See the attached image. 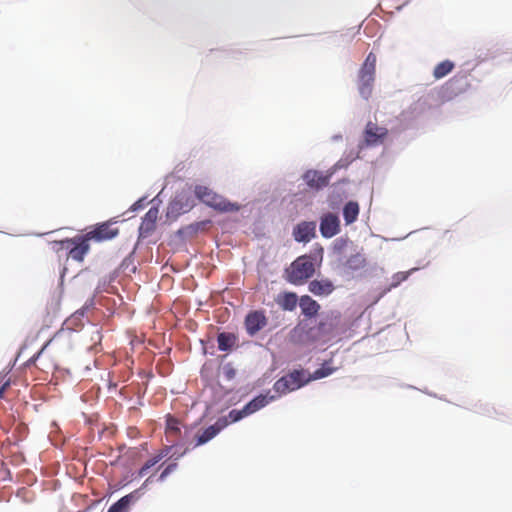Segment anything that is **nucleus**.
I'll use <instances>...</instances> for the list:
<instances>
[{
    "instance_id": "nucleus-1",
    "label": "nucleus",
    "mask_w": 512,
    "mask_h": 512,
    "mask_svg": "<svg viewBox=\"0 0 512 512\" xmlns=\"http://www.w3.org/2000/svg\"><path fill=\"white\" fill-rule=\"evenodd\" d=\"M315 272L312 258L308 255H302L296 258L285 270L286 280L293 285H302Z\"/></svg>"
},
{
    "instance_id": "nucleus-2",
    "label": "nucleus",
    "mask_w": 512,
    "mask_h": 512,
    "mask_svg": "<svg viewBox=\"0 0 512 512\" xmlns=\"http://www.w3.org/2000/svg\"><path fill=\"white\" fill-rule=\"evenodd\" d=\"M196 197L205 205L214 208L220 212H233L238 211L239 206L235 203H231L218 195L207 186L198 185L195 187Z\"/></svg>"
},
{
    "instance_id": "nucleus-3",
    "label": "nucleus",
    "mask_w": 512,
    "mask_h": 512,
    "mask_svg": "<svg viewBox=\"0 0 512 512\" xmlns=\"http://www.w3.org/2000/svg\"><path fill=\"white\" fill-rule=\"evenodd\" d=\"M308 382H310V378L304 370H294L278 379L273 388L279 394H286L299 389Z\"/></svg>"
},
{
    "instance_id": "nucleus-4",
    "label": "nucleus",
    "mask_w": 512,
    "mask_h": 512,
    "mask_svg": "<svg viewBox=\"0 0 512 512\" xmlns=\"http://www.w3.org/2000/svg\"><path fill=\"white\" fill-rule=\"evenodd\" d=\"M89 239L84 235L61 240L59 244L68 250V256L75 261L82 262L90 250Z\"/></svg>"
},
{
    "instance_id": "nucleus-5",
    "label": "nucleus",
    "mask_w": 512,
    "mask_h": 512,
    "mask_svg": "<svg viewBox=\"0 0 512 512\" xmlns=\"http://www.w3.org/2000/svg\"><path fill=\"white\" fill-rule=\"evenodd\" d=\"M119 234V229L113 227V223L110 221L103 222L94 226L92 230L87 232L85 236L89 241L95 242L107 241L115 238Z\"/></svg>"
},
{
    "instance_id": "nucleus-6",
    "label": "nucleus",
    "mask_w": 512,
    "mask_h": 512,
    "mask_svg": "<svg viewBox=\"0 0 512 512\" xmlns=\"http://www.w3.org/2000/svg\"><path fill=\"white\" fill-rule=\"evenodd\" d=\"M268 323L263 310L250 311L244 320L245 329L248 335L254 336L261 331Z\"/></svg>"
},
{
    "instance_id": "nucleus-7",
    "label": "nucleus",
    "mask_w": 512,
    "mask_h": 512,
    "mask_svg": "<svg viewBox=\"0 0 512 512\" xmlns=\"http://www.w3.org/2000/svg\"><path fill=\"white\" fill-rule=\"evenodd\" d=\"M387 135V128L380 127L373 122H368L364 130V142L366 146H377L384 142Z\"/></svg>"
},
{
    "instance_id": "nucleus-8",
    "label": "nucleus",
    "mask_w": 512,
    "mask_h": 512,
    "mask_svg": "<svg viewBox=\"0 0 512 512\" xmlns=\"http://www.w3.org/2000/svg\"><path fill=\"white\" fill-rule=\"evenodd\" d=\"M227 426L228 419L226 417H221L217 419V421L213 425L207 427L202 432L196 434L194 447L206 444Z\"/></svg>"
},
{
    "instance_id": "nucleus-9",
    "label": "nucleus",
    "mask_w": 512,
    "mask_h": 512,
    "mask_svg": "<svg viewBox=\"0 0 512 512\" xmlns=\"http://www.w3.org/2000/svg\"><path fill=\"white\" fill-rule=\"evenodd\" d=\"M374 80V71L360 68L358 72V91L365 100H368L372 95Z\"/></svg>"
},
{
    "instance_id": "nucleus-10",
    "label": "nucleus",
    "mask_w": 512,
    "mask_h": 512,
    "mask_svg": "<svg viewBox=\"0 0 512 512\" xmlns=\"http://www.w3.org/2000/svg\"><path fill=\"white\" fill-rule=\"evenodd\" d=\"M340 231V220L333 213L324 214L320 221V232L325 238H331Z\"/></svg>"
},
{
    "instance_id": "nucleus-11",
    "label": "nucleus",
    "mask_w": 512,
    "mask_h": 512,
    "mask_svg": "<svg viewBox=\"0 0 512 512\" xmlns=\"http://www.w3.org/2000/svg\"><path fill=\"white\" fill-rule=\"evenodd\" d=\"M141 495L140 489L134 490L112 504L107 512H129L131 506L140 499Z\"/></svg>"
},
{
    "instance_id": "nucleus-12",
    "label": "nucleus",
    "mask_w": 512,
    "mask_h": 512,
    "mask_svg": "<svg viewBox=\"0 0 512 512\" xmlns=\"http://www.w3.org/2000/svg\"><path fill=\"white\" fill-rule=\"evenodd\" d=\"M316 223L315 222H301L293 231L294 239L297 242H309L315 237Z\"/></svg>"
},
{
    "instance_id": "nucleus-13",
    "label": "nucleus",
    "mask_w": 512,
    "mask_h": 512,
    "mask_svg": "<svg viewBox=\"0 0 512 512\" xmlns=\"http://www.w3.org/2000/svg\"><path fill=\"white\" fill-rule=\"evenodd\" d=\"M192 207L193 202L191 201L190 197L185 195H178L169 203L168 214L178 216L190 211Z\"/></svg>"
},
{
    "instance_id": "nucleus-14",
    "label": "nucleus",
    "mask_w": 512,
    "mask_h": 512,
    "mask_svg": "<svg viewBox=\"0 0 512 512\" xmlns=\"http://www.w3.org/2000/svg\"><path fill=\"white\" fill-rule=\"evenodd\" d=\"M165 435L168 442L171 443V448L177 445L182 439L181 423L174 417L168 416L166 420Z\"/></svg>"
},
{
    "instance_id": "nucleus-15",
    "label": "nucleus",
    "mask_w": 512,
    "mask_h": 512,
    "mask_svg": "<svg viewBox=\"0 0 512 512\" xmlns=\"http://www.w3.org/2000/svg\"><path fill=\"white\" fill-rule=\"evenodd\" d=\"M303 178L310 188L317 190L329 184V176L316 170H308Z\"/></svg>"
},
{
    "instance_id": "nucleus-16",
    "label": "nucleus",
    "mask_w": 512,
    "mask_h": 512,
    "mask_svg": "<svg viewBox=\"0 0 512 512\" xmlns=\"http://www.w3.org/2000/svg\"><path fill=\"white\" fill-rule=\"evenodd\" d=\"M308 289L316 296H326L331 294L335 287L328 279L312 280L309 283Z\"/></svg>"
},
{
    "instance_id": "nucleus-17",
    "label": "nucleus",
    "mask_w": 512,
    "mask_h": 512,
    "mask_svg": "<svg viewBox=\"0 0 512 512\" xmlns=\"http://www.w3.org/2000/svg\"><path fill=\"white\" fill-rule=\"evenodd\" d=\"M299 305L302 313L308 318L316 316L320 310V305L309 295L301 296L299 299Z\"/></svg>"
},
{
    "instance_id": "nucleus-18",
    "label": "nucleus",
    "mask_w": 512,
    "mask_h": 512,
    "mask_svg": "<svg viewBox=\"0 0 512 512\" xmlns=\"http://www.w3.org/2000/svg\"><path fill=\"white\" fill-rule=\"evenodd\" d=\"M276 302L283 310L293 311L297 306L298 297L294 292H284L278 295Z\"/></svg>"
},
{
    "instance_id": "nucleus-19",
    "label": "nucleus",
    "mask_w": 512,
    "mask_h": 512,
    "mask_svg": "<svg viewBox=\"0 0 512 512\" xmlns=\"http://www.w3.org/2000/svg\"><path fill=\"white\" fill-rule=\"evenodd\" d=\"M171 451V447H165L159 453L154 455L152 458L148 459L144 465L140 468L138 475L140 477H144L148 470L158 464L164 457H166Z\"/></svg>"
},
{
    "instance_id": "nucleus-20",
    "label": "nucleus",
    "mask_w": 512,
    "mask_h": 512,
    "mask_svg": "<svg viewBox=\"0 0 512 512\" xmlns=\"http://www.w3.org/2000/svg\"><path fill=\"white\" fill-rule=\"evenodd\" d=\"M359 215V204L355 201H349L343 208V217L346 225L354 223Z\"/></svg>"
},
{
    "instance_id": "nucleus-21",
    "label": "nucleus",
    "mask_w": 512,
    "mask_h": 512,
    "mask_svg": "<svg viewBox=\"0 0 512 512\" xmlns=\"http://www.w3.org/2000/svg\"><path fill=\"white\" fill-rule=\"evenodd\" d=\"M272 399L273 397L268 398L266 395H259L245 405L246 411L251 415L265 407Z\"/></svg>"
},
{
    "instance_id": "nucleus-22",
    "label": "nucleus",
    "mask_w": 512,
    "mask_h": 512,
    "mask_svg": "<svg viewBox=\"0 0 512 512\" xmlns=\"http://www.w3.org/2000/svg\"><path fill=\"white\" fill-rule=\"evenodd\" d=\"M236 336L232 333L222 332L217 337L218 348L221 351L230 350L236 343Z\"/></svg>"
},
{
    "instance_id": "nucleus-23",
    "label": "nucleus",
    "mask_w": 512,
    "mask_h": 512,
    "mask_svg": "<svg viewBox=\"0 0 512 512\" xmlns=\"http://www.w3.org/2000/svg\"><path fill=\"white\" fill-rule=\"evenodd\" d=\"M454 63L450 60H445L437 64L433 70V76L435 79H441L452 72L454 69Z\"/></svg>"
},
{
    "instance_id": "nucleus-24",
    "label": "nucleus",
    "mask_w": 512,
    "mask_h": 512,
    "mask_svg": "<svg viewBox=\"0 0 512 512\" xmlns=\"http://www.w3.org/2000/svg\"><path fill=\"white\" fill-rule=\"evenodd\" d=\"M335 370H336L335 368H330L327 366V363H324L320 368L315 370L313 372V374H311V375L309 374L308 378H310V381L321 379V378L331 375Z\"/></svg>"
},
{
    "instance_id": "nucleus-25",
    "label": "nucleus",
    "mask_w": 512,
    "mask_h": 512,
    "mask_svg": "<svg viewBox=\"0 0 512 512\" xmlns=\"http://www.w3.org/2000/svg\"><path fill=\"white\" fill-rule=\"evenodd\" d=\"M463 82H465V77L454 76L446 83V88L454 93H459L463 90Z\"/></svg>"
},
{
    "instance_id": "nucleus-26",
    "label": "nucleus",
    "mask_w": 512,
    "mask_h": 512,
    "mask_svg": "<svg viewBox=\"0 0 512 512\" xmlns=\"http://www.w3.org/2000/svg\"><path fill=\"white\" fill-rule=\"evenodd\" d=\"M157 216H158V210L156 208L149 209L143 219L142 227L146 226L147 229H151L156 222Z\"/></svg>"
},
{
    "instance_id": "nucleus-27",
    "label": "nucleus",
    "mask_w": 512,
    "mask_h": 512,
    "mask_svg": "<svg viewBox=\"0 0 512 512\" xmlns=\"http://www.w3.org/2000/svg\"><path fill=\"white\" fill-rule=\"evenodd\" d=\"M249 416L248 412L246 411L245 406L241 410L233 409L229 412L227 416H225L228 419V425L230 423L237 422L244 417Z\"/></svg>"
},
{
    "instance_id": "nucleus-28",
    "label": "nucleus",
    "mask_w": 512,
    "mask_h": 512,
    "mask_svg": "<svg viewBox=\"0 0 512 512\" xmlns=\"http://www.w3.org/2000/svg\"><path fill=\"white\" fill-rule=\"evenodd\" d=\"M416 269H411L410 271H407V272H397L395 273L393 276H392V282L390 284V287L391 288H395L397 287L398 285H400V283H402L403 281H405L411 272L415 271Z\"/></svg>"
},
{
    "instance_id": "nucleus-29",
    "label": "nucleus",
    "mask_w": 512,
    "mask_h": 512,
    "mask_svg": "<svg viewBox=\"0 0 512 512\" xmlns=\"http://www.w3.org/2000/svg\"><path fill=\"white\" fill-rule=\"evenodd\" d=\"M364 262H365L364 258L361 255L356 254V255L351 256L347 260L346 265L351 269H358L364 265Z\"/></svg>"
},
{
    "instance_id": "nucleus-30",
    "label": "nucleus",
    "mask_w": 512,
    "mask_h": 512,
    "mask_svg": "<svg viewBox=\"0 0 512 512\" xmlns=\"http://www.w3.org/2000/svg\"><path fill=\"white\" fill-rule=\"evenodd\" d=\"M376 61H377L376 55L374 53L370 52L367 55L361 68L376 72Z\"/></svg>"
},
{
    "instance_id": "nucleus-31",
    "label": "nucleus",
    "mask_w": 512,
    "mask_h": 512,
    "mask_svg": "<svg viewBox=\"0 0 512 512\" xmlns=\"http://www.w3.org/2000/svg\"><path fill=\"white\" fill-rule=\"evenodd\" d=\"M10 386V378L7 374L0 375V399L4 397L6 389Z\"/></svg>"
},
{
    "instance_id": "nucleus-32",
    "label": "nucleus",
    "mask_w": 512,
    "mask_h": 512,
    "mask_svg": "<svg viewBox=\"0 0 512 512\" xmlns=\"http://www.w3.org/2000/svg\"><path fill=\"white\" fill-rule=\"evenodd\" d=\"M177 467V463H171L166 466L159 476V480L163 481L170 473H172Z\"/></svg>"
},
{
    "instance_id": "nucleus-33",
    "label": "nucleus",
    "mask_w": 512,
    "mask_h": 512,
    "mask_svg": "<svg viewBox=\"0 0 512 512\" xmlns=\"http://www.w3.org/2000/svg\"><path fill=\"white\" fill-rule=\"evenodd\" d=\"M143 207H144L143 199H140V200H138L137 202H135V203L132 205L131 209H132L133 211H136V210H138V209H142Z\"/></svg>"
},
{
    "instance_id": "nucleus-34",
    "label": "nucleus",
    "mask_w": 512,
    "mask_h": 512,
    "mask_svg": "<svg viewBox=\"0 0 512 512\" xmlns=\"http://www.w3.org/2000/svg\"><path fill=\"white\" fill-rule=\"evenodd\" d=\"M47 345H48V343H46V344L44 345V347H43V348H42V349H41V350H40L36 355H34V356L30 359V361H35V360H36V359L41 355V353L43 352V350L45 349V347H46Z\"/></svg>"
},
{
    "instance_id": "nucleus-35",
    "label": "nucleus",
    "mask_w": 512,
    "mask_h": 512,
    "mask_svg": "<svg viewBox=\"0 0 512 512\" xmlns=\"http://www.w3.org/2000/svg\"><path fill=\"white\" fill-rule=\"evenodd\" d=\"M189 451V448L187 447L180 455L179 457L183 456L184 454H186L187 452Z\"/></svg>"
},
{
    "instance_id": "nucleus-36",
    "label": "nucleus",
    "mask_w": 512,
    "mask_h": 512,
    "mask_svg": "<svg viewBox=\"0 0 512 512\" xmlns=\"http://www.w3.org/2000/svg\"><path fill=\"white\" fill-rule=\"evenodd\" d=\"M233 375H234V371H233V370H230V371L228 372V377H229V378H231Z\"/></svg>"
}]
</instances>
